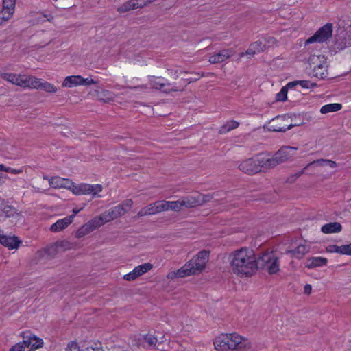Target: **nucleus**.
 <instances>
[{"label":"nucleus","mask_w":351,"mask_h":351,"mask_svg":"<svg viewBox=\"0 0 351 351\" xmlns=\"http://www.w3.org/2000/svg\"><path fill=\"white\" fill-rule=\"evenodd\" d=\"M139 341L147 343V346L143 344V348H154L156 346L158 339L154 335L151 334H147L143 335L142 339H139Z\"/></svg>","instance_id":"nucleus-27"},{"label":"nucleus","mask_w":351,"mask_h":351,"mask_svg":"<svg viewBox=\"0 0 351 351\" xmlns=\"http://www.w3.org/2000/svg\"><path fill=\"white\" fill-rule=\"evenodd\" d=\"M3 177L2 174H0V186L2 185L4 183Z\"/></svg>","instance_id":"nucleus-63"},{"label":"nucleus","mask_w":351,"mask_h":351,"mask_svg":"<svg viewBox=\"0 0 351 351\" xmlns=\"http://www.w3.org/2000/svg\"><path fill=\"white\" fill-rule=\"evenodd\" d=\"M311 166H308V165L300 171L296 173L295 174H294L293 176H295V178L297 179L298 178H299L302 173H304L305 170L307 169L308 167H310Z\"/></svg>","instance_id":"nucleus-58"},{"label":"nucleus","mask_w":351,"mask_h":351,"mask_svg":"<svg viewBox=\"0 0 351 351\" xmlns=\"http://www.w3.org/2000/svg\"><path fill=\"white\" fill-rule=\"evenodd\" d=\"M326 69H323L322 70H313V75L315 77L319 79H325L327 77V74L326 73Z\"/></svg>","instance_id":"nucleus-45"},{"label":"nucleus","mask_w":351,"mask_h":351,"mask_svg":"<svg viewBox=\"0 0 351 351\" xmlns=\"http://www.w3.org/2000/svg\"><path fill=\"white\" fill-rule=\"evenodd\" d=\"M229 258L235 274L250 276L257 271V256L251 249L241 247L231 253Z\"/></svg>","instance_id":"nucleus-1"},{"label":"nucleus","mask_w":351,"mask_h":351,"mask_svg":"<svg viewBox=\"0 0 351 351\" xmlns=\"http://www.w3.org/2000/svg\"><path fill=\"white\" fill-rule=\"evenodd\" d=\"M295 180H296V178H295V176H294L293 175H292V176H291L290 177H289V178H287V182L292 183V182H293Z\"/></svg>","instance_id":"nucleus-59"},{"label":"nucleus","mask_w":351,"mask_h":351,"mask_svg":"<svg viewBox=\"0 0 351 351\" xmlns=\"http://www.w3.org/2000/svg\"><path fill=\"white\" fill-rule=\"evenodd\" d=\"M315 165L319 167L329 166L331 168H335L337 167V164L335 161L328 159H318L308 164V166Z\"/></svg>","instance_id":"nucleus-28"},{"label":"nucleus","mask_w":351,"mask_h":351,"mask_svg":"<svg viewBox=\"0 0 351 351\" xmlns=\"http://www.w3.org/2000/svg\"><path fill=\"white\" fill-rule=\"evenodd\" d=\"M268 154L260 153L250 158L243 160L239 165V169L243 173L248 175L256 174L265 169H269L268 165Z\"/></svg>","instance_id":"nucleus-3"},{"label":"nucleus","mask_w":351,"mask_h":351,"mask_svg":"<svg viewBox=\"0 0 351 351\" xmlns=\"http://www.w3.org/2000/svg\"><path fill=\"white\" fill-rule=\"evenodd\" d=\"M234 54V51L232 49H224L220 50L218 53L209 57L208 61L210 64L221 63L230 58Z\"/></svg>","instance_id":"nucleus-13"},{"label":"nucleus","mask_w":351,"mask_h":351,"mask_svg":"<svg viewBox=\"0 0 351 351\" xmlns=\"http://www.w3.org/2000/svg\"><path fill=\"white\" fill-rule=\"evenodd\" d=\"M308 248L304 245H299L295 249L287 250L286 254H290L292 257L298 259L302 258L307 252Z\"/></svg>","instance_id":"nucleus-23"},{"label":"nucleus","mask_w":351,"mask_h":351,"mask_svg":"<svg viewBox=\"0 0 351 351\" xmlns=\"http://www.w3.org/2000/svg\"><path fill=\"white\" fill-rule=\"evenodd\" d=\"M104 213L101 214L99 217L94 218L93 219L89 221L88 223V225H90V227L91 228L92 230H95V229L99 228L101 226H102L104 223H106L104 220Z\"/></svg>","instance_id":"nucleus-33"},{"label":"nucleus","mask_w":351,"mask_h":351,"mask_svg":"<svg viewBox=\"0 0 351 351\" xmlns=\"http://www.w3.org/2000/svg\"><path fill=\"white\" fill-rule=\"evenodd\" d=\"M180 210L182 209V207H185L186 208H192L194 207L199 206V202L197 201V195H190L185 197H183L181 199L178 200Z\"/></svg>","instance_id":"nucleus-17"},{"label":"nucleus","mask_w":351,"mask_h":351,"mask_svg":"<svg viewBox=\"0 0 351 351\" xmlns=\"http://www.w3.org/2000/svg\"><path fill=\"white\" fill-rule=\"evenodd\" d=\"M153 1L154 0H133L134 3H135V9L143 8Z\"/></svg>","instance_id":"nucleus-46"},{"label":"nucleus","mask_w":351,"mask_h":351,"mask_svg":"<svg viewBox=\"0 0 351 351\" xmlns=\"http://www.w3.org/2000/svg\"><path fill=\"white\" fill-rule=\"evenodd\" d=\"M256 53L255 51V50L252 48L251 45H250L249 48L246 50L245 54L246 55H249L250 56H253L254 55H255Z\"/></svg>","instance_id":"nucleus-53"},{"label":"nucleus","mask_w":351,"mask_h":351,"mask_svg":"<svg viewBox=\"0 0 351 351\" xmlns=\"http://www.w3.org/2000/svg\"><path fill=\"white\" fill-rule=\"evenodd\" d=\"M257 270H266L269 274H275L280 270L279 258L274 252H265L257 257Z\"/></svg>","instance_id":"nucleus-4"},{"label":"nucleus","mask_w":351,"mask_h":351,"mask_svg":"<svg viewBox=\"0 0 351 351\" xmlns=\"http://www.w3.org/2000/svg\"><path fill=\"white\" fill-rule=\"evenodd\" d=\"M83 351H103V349L99 346H97L95 344V346H90L86 347Z\"/></svg>","instance_id":"nucleus-51"},{"label":"nucleus","mask_w":351,"mask_h":351,"mask_svg":"<svg viewBox=\"0 0 351 351\" xmlns=\"http://www.w3.org/2000/svg\"><path fill=\"white\" fill-rule=\"evenodd\" d=\"M12 16L10 12L6 13L4 11L1 10V12H0V25L2 24L3 21H7Z\"/></svg>","instance_id":"nucleus-48"},{"label":"nucleus","mask_w":351,"mask_h":351,"mask_svg":"<svg viewBox=\"0 0 351 351\" xmlns=\"http://www.w3.org/2000/svg\"><path fill=\"white\" fill-rule=\"evenodd\" d=\"M327 252H336L340 254L351 255V243L338 246L337 245H330L326 248Z\"/></svg>","instance_id":"nucleus-18"},{"label":"nucleus","mask_w":351,"mask_h":351,"mask_svg":"<svg viewBox=\"0 0 351 351\" xmlns=\"http://www.w3.org/2000/svg\"><path fill=\"white\" fill-rule=\"evenodd\" d=\"M292 82H295V83H293L294 87L296 85L299 84L304 88H309V84H310L309 80H296V81H293Z\"/></svg>","instance_id":"nucleus-47"},{"label":"nucleus","mask_w":351,"mask_h":351,"mask_svg":"<svg viewBox=\"0 0 351 351\" xmlns=\"http://www.w3.org/2000/svg\"><path fill=\"white\" fill-rule=\"evenodd\" d=\"M342 105L338 103L329 104L323 106L320 109V112L322 114H326L328 112H333L339 111L341 109Z\"/></svg>","instance_id":"nucleus-30"},{"label":"nucleus","mask_w":351,"mask_h":351,"mask_svg":"<svg viewBox=\"0 0 351 351\" xmlns=\"http://www.w3.org/2000/svg\"><path fill=\"white\" fill-rule=\"evenodd\" d=\"M158 204L160 206V210L162 211H166V210H173L178 212L180 211V206H179V202L178 201H158Z\"/></svg>","instance_id":"nucleus-22"},{"label":"nucleus","mask_w":351,"mask_h":351,"mask_svg":"<svg viewBox=\"0 0 351 351\" xmlns=\"http://www.w3.org/2000/svg\"><path fill=\"white\" fill-rule=\"evenodd\" d=\"M174 75H175V77H174L175 79H177L178 77V70L174 71Z\"/></svg>","instance_id":"nucleus-64"},{"label":"nucleus","mask_w":351,"mask_h":351,"mask_svg":"<svg viewBox=\"0 0 351 351\" xmlns=\"http://www.w3.org/2000/svg\"><path fill=\"white\" fill-rule=\"evenodd\" d=\"M153 267L152 265L149 263H146L135 267L134 269L128 274L124 275L123 279L128 281H132L138 277L145 274Z\"/></svg>","instance_id":"nucleus-12"},{"label":"nucleus","mask_w":351,"mask_h":351,"mask_svg":"<svg viewBox=\"0 0 351 351\" xmlns=\"http://www.w3.org/2000/svg\"><path fill=\"white\" fill-rule=\"evenodd\" d=\"M289 119L291 120L293 119L292 115L290 114H285L282 116H277L274 119H271L269 122V124L272 123L268 130L269 131L276 132H285L288 130H290L293 128L295 126H299L303 124L302 122L300 123H290L289 125H287L286 127H280L277 125H274L276 121H287Z\"/></svg>","instance_id":"nucleus-11"},{"label":"nucleus","mask_w":351,"mask_h":351,"mask_svg":"<svg viewBox=\"0 0 351 351\" xmlns=\"http://www.w3.org/2000/svg\"><path fill=\"white\" fill-rule=\"evenodd\" d=\"M8 167L3 164H0V171L6 172Z\"/></svg>","instance_id":"nucleus-60"},{"label":"nucleus","mask_w":351,"mask_h":351,"mask_svg":"<svg viewBox=\"0 0 351 351\" xmlns=\"http://www.w3.org/2000/svg\"><path fill=\"white\" fill-rule=\"evenodd\" d=\"M311 285L309 284H306L304 287V293L309 295L311 293Z\"/></svg>","instance_id":"nucleus-54"},{"label":"nucleus","mask_w":351,"mask_h":351,"mask_svg":"<svg viewBox=\"0 0 351 351\" xmlns=\"http://www.w3.org/2000/svg\"><path fill=\"white\" fill-rule=\"evenodd\" d=\"M40 89L49 93H54L57 91V88L53 84L46 81H42Z\"/></svg>","instance_id":"nucleus-38"},{"label":"nucleus","mask_w":351,"mask_h":351,"mask_svg":"<svg viewBox=\"0 0 351 351\" xmlns=\"http://www.w3.org/2000/svg\"><path fill=\"white\" fill-rule=\"evenodd\" d=\"M327 263V258L324 257H310L306 260V267L308 269H313L315 267L326 265Z\"/></svg>","instance_id":"nucleus-20"},{"label":"nucleus","mask_w":351,"mask_h":351,"mask_svg":"<svg viewBox=\"0 0 351 351\" xmlns=\"http://www.w3.org/2000/svg\"><path fill=\"white\" fill-rule=\"evenodd\" d=\"M333 25L328 23L321 27L312 36L306 40V45L313 43H323L332 37Z\"/></svg>","instance_id":"nucleus-8"},{"label":"nucleus","mask_w":351,"mask_h":351,"mask_svg":"<svg viewBox=\"0 0 351 351\" xmlns=\"http://www.w3.org/2000/svg\"><path fill=\"white\" fill-rule=\"evenodd\" d=\"M191 261H189L180 269L176 271L169 273L167 276L168 278H184L186 276L195 275L199 273V270L196 269L195 265Z\"/></svg>","instance_id":"nucleus-10"},{"label":"nucleus","mask_w":351,"mask_h":351,"mask_svg":"<svg viewBox=\"0 0 351 351\" xmlns=\"http://www.w3.org/2000/svg\"><path fill=\"white\" fill-rule=\"evenodd\" d=\"M309 63L310 64H315L313 70H322L324 68V56H312L309 58Z\"/></svg>","instance_id":"nucleus-26"},{"label":"nucleus","mask_w":351,"mask_h":351,"mask_svg":"<svg viewBox=\"0 0 351 351\" xmlns=\"http://www.w3.org/2000/svg\"><path fill=\"white\" fill-rule=\"evenodd\" d=\"M250 45L252 48L255 50L256 53H260L266 49V45L260 40L254 42Z\"/></svg>","instance_id":"nucleus-39"},{"label":"nucleus","mask_w":351,"mask_h":351,"mask_svg":"<svg viewBox=\"0 0 351 351\" xmlns=\"http://www.w3.org/2000/svg\"><path fill=\"white\" fill-rule=\"evenodd\" d=\"M239 125V123L234 120L228 121L225 124H223L219 130L220 134H225L229 131H231L234 129H236Z\"/></svg>","instance_id":"nucleus-32"},{"label":"nucleus","mask_w":351,"mask_h":351,"mask_svg":"<svg viewBox=\"0 0 351 351\" xmlns=\"http://www.w3.org/2000/svg\"><path fill=\"white\" fill-rule=\"evenodd\" d=\"M82 208H80V209H73V215L71 216H73V218L75 217V215H77Z\"/></svg>","instance_id":"nucleus-61"},{"label":"nucleus","mask_w":351,"mask_h":351,"mask_svg":"<svg viewBox=\"0 0 351 351\" xmlns=\"http://www.w3.org/2000/svg\"><path fill=\"white\" fill-rule=\"evenodd\" d=\"M93 230L90 227V225L86 223V224L83 225L82 227H80L77 231L76 232V237L77 238H82L84 237L85 235L89 234Z\"/></svg>","instance_id":"nucleus-37"},{"label":"nucleus","mask_w":351,"mask_h":351,"mask_svg":"<svg viewBox=\"0 0 351 351\" xmlns=\"http://www.w3.org/2000/svg\"><path fill=\"white\" fill-rule=\"evenodd\" d=\"M316 86H317V84L316 83H313V82H311L310 81L309 88H314V87H316Z\"/></svg>","instance_id":"nucleus-62"},{"label":"nucleus","mask_w":351,"mask_h":351,"mask_svg":"<svg viewBox=\"0 0 351 351\" xmlns=\"http://www.w3.org/2000/svg\"><path fill=\"white\" fill-rule=\"evenodd\" d=\"M199 77H199V74L197 73V74H196V75H195L194 78H191V79H183L182 78L181 80L183 81L184 82L188 81L187 84H189L193 81L197 80Z\"/></svg>","instance_id":"nucleus-56"},{"label":"nucleus","mask_w":351,"mask_h":351,"mask_svg":"<svg viewBox=\"0 0 351 351\" xmlns=\"http://www.w3.org/2000/svg\"><path fill=\"white\" fill-rule=\"evenodd\" d=\"M294 82H289L286 86H283L280 91L276 95V101L284 102L287 100L288 89L294 87Z\"/></svg>","instance_id":"nucleus-24"},{"label":"nucleus","mask_w":351,"mask_h":351,"mask_svg":"<svg viewBox=\"0 0 351 351\" xmlns=\"http://www.w3.org/2000/svg\"><path fill=\"white\" fill-rule=\"evenodd\" d=\"M71 191L73 194L80 195H88L92 194L93 195H96L99 192L102 191V186L101 184H75L73 182L71 185Z\"/></svg>","instance_id":"nucleus-9"},{"label":"nucleus","mask_w":351,"mask_h":351,"mask_svg":"<svg viewBox=\"0 0 351 351\" xmlns=\"http://www.w3.org/2000/svg\"><path fill=\"white\" fill-rule=\"evenodd\" d=\"M297 149L298 148L295 147H282L278 152L275 153L272 158L267 157L269 168H274L278 165L289 160L293 156V152Z\"/></svg>","instance_id":"nucleus-5"},{"label":"nucleus","mask_w":351,"mask_h":351,"mask_svg":"<svg viewBox=\"0 0 351 351\" xmlns=\"http://www.w3.org/2000/svg\"><path fill=\"white\" fill-rule=\"evenodd\" d=\"M26 340H30V349L34 350L36 349L42 348L43 346V341L42 339L36 337L35 335H29L27 337Z\"/></svg>","instance_id":"nucleus-34"},{"label":"nucleus","mask_w":351,"mask_h":351,"mask_svg":"<svg viewBox=\"0 0 351 351\" xmlns=\"http://www.w3.org/2000/svg\"><path fill=\"white\" fill-rule=\"evenodd\" d=\"M160 206L158 201L149 204L148 206L142 208L134 217V218H139L143 216L152 215L161 212Z\"/></svg>","instance_id":"nucleus-15"},{"label":"nucleus","mask_w":351,"mask_h":351,"mask_svg":"<svg viewBox=\"0 0 351 351\" xmlns=\"http://www.w3.org/2000/svg\"><path fill=\"white\" fill-rule=\"evenodd\" d=\"M15 3L16 0H3L2 10L6 13L10 12L11 16H12L15 7Z\"/></svg>","instance_id":"nucleus-36"},{"label":"nucleus","mask_w":351,"mask_h":351,"mask_svg":"<svg viewBox=\"0 0 351 351\" xmlns=\"http://www.w3.org/2000/svg\"><path fill=\"white\" fill-rule=\"evenodd\" d=\"M215 348L219 351H246L250 348V342L237 333L221 334L216 337Z\"/></svg>","instance_id":"nucleus-2"},{"label":"nucleus","mask_w":351,"mask_h":351,"mask_svg":"<svg viewBox=\"0 0 351 351\" xmlns=\"http://www.w3.org/2000/svg\"><path fill=\"white\" fill-rule=\"evenodd\" d=\"M2 211L7 217H12L16 213V209L10 205H4Z\"/></svg>","instance_id":"nucleus-40"},{"label":"nucleus","mask_w":351,"mask_h":351,"mask_svg":"<svg viewBox=\"0 0 351 351\" xmlns=\"http://www.w3.org/2000/svg\"><path fill=\"white\" fill-rule=\"evenodd\" d=\"M58 252V245L56 243L51 245L45 249L46 254L51 256L53 257Z\"/></svg>","instance_id":"nucleus-43"},{"label":"nucleus","mask_w":351,"mask_h":351,"mask_svg":"<svg viewBox=\"0 0 351 351\" xmlns=\"http://www.w3.org/2000/svg\"><path fill=\"white\" fill-rule=\"evenodd\" d=\"M97 82L91 78H83L81 76L80 85H90Z\"/></svg>","instance_id":"nucleus-50"},{"label":"nucleus","mask_w":351,"mask_h":351,"mask_svg":"<svg viewBox=\"0 0 351 351\" xmlns=\"http://www.w3.org/2000/svg\"><path fill=\"white\" fill-rule=\"evenodd\" d=\"M30 345V340L24 339L22 342H19L13 346L10 351H34L32 350Z\"/></svg>","instance_id":"nucleus-29"},{"label":"nucleus","mask_w":351,"mask_h":351,"mask_svg":"<svg viewBox=\"0 0 351 351\" xmlns=\"http://www.w3.org/2000/svg\"><path fill=\"white\" fill-rule=\"evenodd\" d=\"M197 201L199 202V206H202V205L204 204L205 203L210 202L213 198V195H211L210 194L202 195V194L198 193V194H197Z\"/></svg>","instance_id":"nucleus-42"},{"label":"nucleus","mask_w":351,"mask_h":351,"mask_svg":"<svg viewBox=\"0 0 351 351\" xmlns=\"http://www.w3.org/2000/svg\"><path fill=\"white\" fill-rule=\"evenodd\" d=\"M32 80V76H27V75H21L20 77V84L19 86L23 87V88H30V82Z\"/></svg>","instance_id":"nucleus-41"},{"label":"nucleus","mask_w":351,"mask_h":351,"mask_svg":"<svg viewBox=\"0 0 351 351\" xmlns=\"http://www.w3.org/2000/svg\"><path fill=\"white\" fill-rule=\"evenodd\" d=\"M134 9H135V3H134L133 0H129V1L123 3L121 5H119L117 8V10L119 13H125L126 12H128L132 10H134Z\"/></svg>","instance_id":"nucleus-35"},{"label":"nucleus","mask_w":351,"mask_h":351,"mask_svg":"<svg viewBox=\"0 0 351 351\" xmlns=\"http://www.w3.org/2000/svg\"><path fill=\"white\" fill-rule=\"evenodd\" d=\"M73 221V216H68L64 219L58 220L50 227V230L54 232H59L66 228Z\"/></svg>","instance_id":"nucleus-19"},{"label":"nucleus","mask_w":351,"mask_h":351,"mask_svg":"<svg viewBox=\"0 0 351 351\" xmlns=\"http://www.w3.org/2000/svg\"><path fill=\"white\" fill-rule=\"evenodd\" d=\"M81 75L67 76L63 81V87H73L80 85Z\"/></svg>","instance_id":"nucleus-25"},{"label":"nucleus","mask_w":351,"mask_h":351,"mask_svg":"<svg viewBox=\"0 0 351 351\" xmlns=\"http://www.w3.org/2000/svg\"><path fill=\"white\" fill-rule=\"evenodd\" d=\"M6 172L12 173V174H19L23 172V169H13L12 167H8Z\"/></svg>","instance_id":"nucleus-52"},{"label":"nucleus","mask_w":351,"mask_h":351,"mask_svg":"<svg viewBox=\"0 0 351 351\" xmlns=\"http://www.w3.org/2000/svg\"><path fill=\"white\" fill-rule=\"evenodd\" d=\"M133 206V201L130 199L122 202L120 204L114 206L104 212V220L112 221L125 214Z\"/></svg>","instance_id":"nucleus-6"},{"label":"nucleus","mask_w":351,"mask_h":351,"mask_svg":"<svg viewBox=\"0 0 351 351\" xmlns=\"http://www.w3.org/2000/svg\"><path fill=\"white\" fill-rule=\"evenodd\" d=\"M49 185L53 188H65L71 190L73 182L60 177H53L49 180Z\"/></svg>","instance_id":"nucleus-16"},{"label":"nucleus","mask_w":351,"mask_h":351,"mask_svg":"<svg viewBox=\"0 0 351 351\" xmlns=\"http://www.w3.org/2000/svg\"><path fill=\"white\" fill-rule=\"evenodd\" d=\"M209 252L206 250H202L198 252V254L192 258L191 261L193 262L196 269L201 272L206 266V263L208 260Z\"/></svg>","instance_id":"nucleus-14"},{"label":"nucleus","mask_w":351,"mask_h":351,"mask_svg":"<svg viewBox=\"0 0 351 351\" xmlns=\"http://www.w3.org/2000/svg\"><path fill=\"white\" fill-rule=\"evenodd\" d=\"M42 80L36 78L34 76H32L30 88L40 89L42 83Z\"/></svg>","instance_id":"nucleus-44"},{"label":"nucleus","mask_w":351,"mask_h":351,"mask_svg":"<svg viewBox=\"0 0 351 351\" xmlns=\"http://www.w3.org/2000/svg\"><path fill=\"white\" fill-rule=\"evenodd\" d=\"M66 351H80V346L77 343L72 341L68 344Z\"/></svg>","instance_id":"nucleus-49"},{"label":"nucleus","mask_w":351,"mask_h":351,"mask_svg":"<svg viewBox=\"0 0 351 351\" xmlns=\"http://www.w3.org/2000/svg\"><path fill=\"white\" fill-rule=\"evenodd\" d=\"M342 230V226L339 222H331L323 225L321 231L324 234H332L340 232Z\"/></svg>","instance_id":"nucleus-21"},{"label":"nucleus","mask_w":351,"mask_h":351,"mask_svg":"<svg viewBox=\"0 0 351 351\" xmlns=\"http://www.w3.org/2000/svg\"><path fill=\"white\" fill-rule=\"evenodd\" d=\"M151 85L153 88L158 89L165 93H169L171 91H183L186 86V84H182V83L177 85L176 83L171 84L167 82H162L160 77H155L151 80Z\"/></svg>","instance_id":"nucleus-7"},{"label":"nucleus","mask_w":351,"mask_h":351,"mask_svg":"<svg viewBox=\"0 0 351 351\" xmlns=\"http://www.w3.org/2000/svg\"><path fill=\"white\" fill-rule=\"evenodd\" d=\"M199 77H199V74L197 73V74H196V75H195L194 78H191V79H183L182 78L181 80L183 81L184 82L188 81L187 84H189L193 81L197 80Z\"/></svg>","instance_id":"nucleus-55"},{"label":"nucleus","mask_w":351,"mask_h":351,"mask_svg":"<svg viewBox=\"0 0 351 351\" xmlns=\"http://www.w3.org/2000/svg\"><path fill=\"white\" fill-rule=\"evenodd\" d=\"M56 245H58V248L59 247H64L69 245V243L65 241H58L56 243Z\"/></svg>","instance_id":"nucleus-57"},{"label":"nucleus","mask_w":351,"mask_h":351,"mask_svg":"<svg viewBox=\"0 0 351 351\" xmlns=\"http://www.w3.org/2000/svg\"><path fill=\"white\" fill-rule=\"evenodd\" d=\"M0 77L13 84H16L17 86L19 85L20 84V77H21V75H17V74H14V73H1Z\"/></svg>","instance_id":"nucleus-31"}]
</instances>
